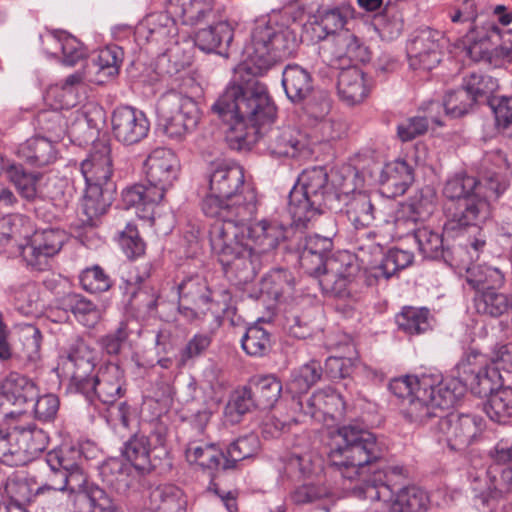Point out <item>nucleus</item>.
Segmentation results:
<instances>
[{
    "label": "nucleus",
    "mask_w": 512,
    "mask_h": 512,
    "mask_svg": "<svg viewBox=\"0 0 512 512\" xmlns=\"http://www.w3.org/2000/svg\"><path fill=\"white\" fill-rule=\"evenodd\" d=\"M475 492V500L480 501L483 507L495 508V502H499L504 494H512V466H507L500 471V476H493L492 486L481 489L472 487Z\"/></svg>",
    "instance_id": "obj_49"
},
{
    "label": "nucleus",
    "mask_w": 512,
    "mask_h": 512,
    "mask_svg": "<svg viewBox=\"0 0 512 512\" xmlns=\"http://www.w3.org/2000/svg\"><path fill=\"white\" fill-rule=\"evenodd\" d=\"M262 256L253 250L247 249L245 253L234 255L227 264H221L228 279L236 284L252 282L258 274L262 265Z\"/></svg>",
    "instance_id": "obj_39"
},
{
    "label": "nucleus",
    "mask_w": 512,
    "mask_h": 512,
    "mask_svg": "<svg viewBox=\"0 0 512 512\" xmlns=\"http://www.w3.org/2000/svg\"><path fill=\"white\" fill-rule=\"evenodd\" d=\"M37 474L28 477L23 471H14L4 481V490L10 497L11 503L3 507L17 506L23 509L22 506L35 500L39 495L46 494L47 492H38L40 483L34 481Z\"/></svg>",
    "instance_id": "obj_35"
},
{
    "label": "nucleus",
    "mask_w": 512,
    "mask_h": 512,
    "mask_svg": "<svg viewBox=\"0 0 512 512\" xmlns=\"http://www.w3.org/2000/svg\"><path fill=\"white\" fill-rule=\"evenodd\" d=\"M210 193L202 201V211L208 199L218 200L221 209L238 208L252 203L257 208L254 191H244V168L232 159H215L207 168Z\"/></svg>",
    "instance_id": "obj_6"
},
{
    "label": "nucleus",
    "mask_w": 512,
    "mask_h": 512,
    "mask_svg": "<svg viewBox=\"0 0 512 512\" xmlns=\"http://www.w3.org/2000/svg\"><path fill=\"white\" fill-rule=\"evenodd\" d=\"M482 431V418L472 414L449 413L436 421L435 433L439 443L451 451L462 452Z\"/></svg>",
    "instance_id": "obj_14"
},
{
    "label": "nucleus",
    "mask_w": 512,
    "mask_h": 512,
    "mask_svg": "<svg viewBox=\"0 0 512 512\" xmlns=\"http://www.w3.org/2000/svg\"><path fill=\"white\" fill-rule=\"evenodd\" d=\"M430 499L426 491L417 486L401 488L392 502L393 512H426Z\"/></svg>",
    "instance_id": "obj_55"
},
{
    "label": "nucleus",
    "mask_w": 512,
    "mask_h": 512,
    "mask_svg": "<svg viewBox=\"0 0 512 512\" xmlns=\"http://www.w3.org/2000/svg\"><path fill=\"white\" fill-rule=\"evenodd\" d=\"M351 198H342L346 205V214L355 229H364L380 220V211L375 206L371 196L366 192H355Z\"/></svg>",
    "instance_id": "obj_37"
},
{
    "label": "nucleus",
    "mask_w": 512,
    "mask_h": 512,
    "mask_svg": "<svg viewBox=\"0 0 512 512\" xmlns=\"http://www.w3.org/2000/svg\"><path fill=\"white\" fill-rule=\"evenodd\" d=\"M97 364V353L84 341L71 346L65 366L70 373V390L81 393L85 387H91L94 370Z\"/></svg>",
    "instance_id": "obj_23"
},
{
    "label": "nucleus",
    "mask_w": 512,
    "mask_h": 512,
    "mask_svg": "<svg viewBox=\"0 0 512 512\" xmlns=\"http://www.w3.org/2000/svg\"><path fill=\"white\" fill-rule=\"evenodd\" d=\"M106 120V112L95 102H88L76 112L74 121L68 127L69 136L79 145L98 143L97 137Z\"/></svg>",
    "instance_id": "obj_24"
},
{
    "label": "nucleus",
    "mask_w": 512,
    "mask_h": 512,
    "mask_svg": "<svg viewBox=\"0 0 512 512\" xmlns=\"http://www.w3.org/2000/svg\"><path fill=\"white\" fill-rule=\"evenodd\" d=\"M447 385L443 388L444 404H456L469 389L478 397L490 398L501 388V375L494 366H484L475 370L469 357L460 360L452 371V376L445 378Z\"/></svg>",
    "instance_id": "obj_8"
},
{
    "label": "nucleus",
    "mask_w": 512,
    "mask_h": 512,
    "mask_svg": "<svg viewBox=\"0 0 512 512\" xmlns=\"http://www.w3.org/2000/svg\"><path fill=\"white\" fill-rule=\"evenodd\" d=\"M115 191V184H108V186L86 185L78 212L81 227L95 225V220L105 214L112 204Z\"/></svg>",
    "instance_id": "obj_27"
},
{
    "label": "nucleus",
    "mask_w": 512,
    "mask_h": 512,
    "mask_svg": "<svg viewBox=\"0 0 512 512\" xmlns=\"http://www.w3.org/2000/svg\"><path fill=\"white\" fill-rule=\"evenodd\" d=\"M40 487L38 492L69 491L76 493L89 485H95L87 481L82 466L63 474H53V479H39Z\"/></svg>",
    "instance_id": "obj_51"
},
{
    "label": "nucleus",
    "mask_w": 512,
    "mask_h": 512,
    "mask_svg": "<svg viewBox=\"0 0 512 512\" xmlns=\"http://www.w3.org/2000/svg\"><path fill=\"white\" fill-rule=\"evenodd\" d=\"M335 41L339 46L337 50V58L347 61L348 67L351 62L365 63L370 60L369 49L355 34L348 30L341 32L335 36Z\"/></svg>",
    "instance_id": "obj_56"
},
{
    "label": "nucleus",
    "mask_w": 512,
    "mask_h": 512,
    "mask_svg": "<svg viewBox=\"0 0 512 512\" xmlns=\"http://www.w3.org/2000/svg\"><path fill=\"white\" fill-rule=\"evenodd\" d=\"M473 302L477 314L487 318H499L512 311V292L501 289L476 292Z\"/></svg>",
    "instance_id": "obj_44"
},
{
    "label": "nucleus",
    "mask_w": 512,
    "mask_h": 512,
    "mask_svg": "<svg viewBox=\"0 0 512 512\" xmlns=\"http://www.w3.org/2000/svg\"><path fill=\"white\" fill-rule=\"evenodd\" d=\"M121 455L142 476L172 468L170 451L151 447L150 438L142 433H134L123 443Z\"/></svg>",
    "instance_id": "obj_12"
},
{
    "label": "nucleus",
    "mask_w": 512,
    "mask_h": 512,
    "mask_svg": "<svg viewBox=\"0 0 512 512\" xmlns=\"http://www.w3.org/2000/svg\"><path fill=\"white\" fill-rule=\"evenodd\" d=\"M358 273V265L350 260H330L319 274L311 276L318 278L323 294L344 299L350 295L349 286Z\"/></svg>",
    "instance_id": "obj_22"
},
{
    "label": "nucleus",
    "mask_w": 512,
    "mask_h": 512,
    "mask_svg": "<svg viewBox=\"0 0 512 512\" xmlns=\"http://www.w3.org/2000/svg\"><path fill=\"white\" fill-rule=\"evenodd\" d=\"M142 28L146 29V39L149 42L165 43L176 34L174 20L164 12L148 15Z\"/></svg>",
    "instance_id": "obj_63"
},
{
    "label": "nucleus",
    "mask_w": 512,
    "mask_h": 512,
    "mask_svg": "<svg viewBox=\"0 0 512 512\" xmlns=\"http://www.w3.org/2000/svg\"><path fill=\"white\" fill-rule=\"evenodd\" d=\"M144 169L146 183L158 190L163 199L178 178L180 163L172 150L158 147L146 158Z\"/></svg>",
    "instance_id": "obj_17"
},
{
    "label": "nucleus",
    "mask_w": 512,
    "mask_h": 512,
    "mask_svg": "<svg viewBox=\"0 0 512 512\" xmlns=\"http://www.w3.org/2000/svg\"><path fill=\"white\" fill-rule=\"evenodd\" d=\"M4 174L23 200L33 203L43 197L38 190L40 173L28 171L21 163L12 162L7 163Z\"/></svg>",
    "instance_id": "obj_41"
},
{
    "label": "nucleus",
    "mask_w": 512,
    "mask_h": 512,
    "mask_svg": "<svg viewBox=\"0 0 512 512\" xmlns=\"http://www.w3.org/2000/svg\"><path fill=\"white\" fill-rule=\"evenodd\" d=\"M2 391L7 400L24 410L36 400L39 393L33 380L17 372H11L5 378Z\"/></svg>",
    "instance_id": "obj_42"
},
{
    "label": "nucleus",
    "mask_w": 512,
    "mask_h": 512,
    "mask_svg": "<svg viewBox=\"0 0 512 512\" xmlns=\"http://www.w3.org/2000/svg\"><path fill=\"white\" fill-rule=\"evenodd\" d=\"M19 155L30 165L44 167L56 160V149L53 142L41 136L28 139L19 147Z\"/></svg>",
    "instance_id": "obj_47"
},
{
    "label": "nucleus",
    "mask_w": 512,
    "mask_h": 512,
    "mask_svg": "<svg viewBox=\"0 0 512 512\" xmlns=\"http://www.w3.org/2000/svg\"><path fill=\"white\" fill-rule=\"evenodd\" d=\"M122 200L126 208L135 207L139 217L148 219L153 216L154 207L162 201V196L147 183H139L123 190Z\"/></svg>",
    "instance_id": "obj_43"
},
{
    "label": "nucleus",
    "mask_w": 512,
    "mask_h": 512,
    "mask_svg": "<svg viewBox=\"0 0 512 512\" xmlns=\"http://www.w3.org/2000/svg\"><path fill=\"white\" fill-rule=\"evenodd\" d=\"M254 130V144L273 158H304L310 155L308 139L300 130L291 127H272Z\"/></svg>",
    "instance_id": "obj_11"
},
{
    "label": "nucleus",
    "mask_w": 512,
    "mask_h": 512,
    "mask_svg": "<svg viewBox=\"0 0 512 512\" xmlns=\"http://www.w3.org/2000/svg\"><path fill=\"white\" fill-rule=\"evenodd\" d=\"M442 34L430 27L418 29L407 44L409 65L413 69L432 70L442 58Z\"/></svg>",
    "instance_id": "obj_18"
},
{
    "label": "nucleus",
    "mask_w": 512,
    "mask_h": 512,
    "mask_svg": "<svg viewBox=\"0 0 512 512\" xmlns=\"http://www.w3.org/2000/svg\"><path fill=\"white\" fill-rule=\"evenodd\" d=\"M285 239V228L277 220L262 219L247 228V240L261 256L273 251Z\"/></svg>",
    "instance_id": "obj_32"
},
{
    "label": "nucleus",
    "mask_w": 512,
    "mask_h": 512,
    "mask_svg": "<svg viewBox=\"0 0 512 512\" xmlns=\"http://www.w3.org/2000/svg\"><path fill=\"white\" fill-rule=\"evenodd\" d=\"M180 303L178 312L188 320L199 319L207 313L211 289L207 280L198 275L184 278L178 285Z\"/></svg>",
    "instance_id": "obj_21"
},
{
    "label": "nucleus",
    "mask_w": 512,
    "mask_h": 512,
    "mask_svg": "<svg viewBox=\"0 0 512 512\" xmlns=\"http://www.w3.org/2000/svg\"><path fill=\"white\" fill-rule=\"evenodd\" d=\"M48 442V434L35 424L15 426L10 436L9 466L27 464L46 449Z\"/></svg>",
    "instance_id": "obj_16"
},
{
    "label": "nucleus",
    "mask_w": 512,
    "mask_h": 512,
    "mask_svg": "<svg viewBox=\"0 0 512 512\" xmlns=\"http://www.w3.org/2000/svg\"><path fill=\"white\" fill-rule=\"evenodd\" d=\"M185 456L189 463L209 470L218 469L224 461V452L215 444L197 441L188 443Z\"/></svg>",
    "instance_id": "obj_52"
},
{
    "label": "nucleus",
    "mask_w": 512,
    "mask_h": 512,
    "mask_svg": "<svg viewBox=\"0 0 512 512\" xmlns=\"http://www.w3.org/2000/svg\"><path fill=\"white\" fill-rule=\"evenodd\" d=\"M430 312L427 308L404 307L396 315V324L399 330L409 335H419L431 328Z\"/></svg>",
    "instance_id": "obj_59"
},
{
    "label": "nucleus",
    "mask_w": 512,
    "mask_h": 512,
    "mask_svg": "<svg viewBox=\"0 0 512 512\" xmlns=\"http://www.w3.org/2000/svg\"><path fill=\"white\" fill-rule=\"evenodd\" d=\"M447 385L440 375L423 374L420 388H416L414 396L408 401L404 416L417 424H427L434 419L439 420L444 409L455 404H444L443 388Z\"/></svg>",
    "instance_id": "obj_10"
},
{
    "label": "nucleus",
    "mask_w": 512,
    "mask_h": 512,
    "mask_svg": "<svg viewBox=\"0 0 512 512\" xmlns=\"http://www.w3.org/2000/svg\"><path fill=\"white\" fill-rule=\"evenodd\" d=\"M111 126L115 139L126 146L141 142L150 131V122L145 113L126 105L114 109Z\"/></svg>",
    "instance_id": "obj_20"
},
{
    "label": "nucleus",
    "mask_w": 512,
    "mask_h": 512,
    "mask_svg": "<svg viewBox=\"0 0 512 512\" xmlns=\"http://www.w3.org/2000/svg\"><path fill=\"white\" fill-rule=\"evenodd\" d=\"M447 222L445 230L468 229L469 235L464 242L479 258L487 243V234L481 224L490 217V203L479 194H470L459 202L446 203Z\"/></svg>",
    "instance_id": "obj_7"
},
{
    "label": "nucleus",
    "mask_w": 512,
    "mask_h": 512,
    "mask_svg": "<svg viewBox=\"0 0 512 512\" xmlns=\"http://www.w3.org/2000/svg\"><path fill=\"white\" fill-rule=\"evenodd\" d=\"M475 259L467 265L455 267V269H464L466 271L465 279L468 285L476 290V292L502 289L505 284L504 273L490 265L473 264Z\"/></svg>",
    "instance_id": "obj_40"
},
{
    "label": "nucleus",
    "mask_w": 512,
    "mask_h": 512,
    "mask_svg": "<svg viewBox=\"0 0 512 512\" xmlns=\"http://www.w3.org/2000/svg\"><path fill=\"white\" fill-rule=\"evenodd\" d=\"M281 83L287 98L294 104L303 103L314 91L312 74L298 64L285 66Z\"/></svg>",
    "instance_id": "obj_34"
},
{
    "label": "nucleus",
    "mask_w": 512,
    "mask_h": 512,
    "mask_svg": "<svg viewBox=\"0 0 512 512\" xmlns=\"http://www.w3.org/2000/svg\"><path fill=\"white\" fill-rule=\"evenodd\" d=\"M67 240V234L60 229L36 230L17 244V252L26 264L33 269L43 270L47 260L60 252Z\"/></svg>",
    "instance_id": "obj_15"
},
{
    "label": "nucleus",
    "mask_w": 512,
    "mask_h": 512,
    "mask_svg": "<svg viewBox=\"0 0 512 512\" xmlns=\"http://www.w3.org/2000/svg\"><path fill=\"white\" fill-rule=\"evenodd\" d=\"M59 306L70 311L83 324L93 326L100 318V311L95 303L78 293H67L59 299Z\"/></svg>",
    "instance_id": "obj_53"
},
{
    "label": "nucleus",
    "mask_w": 512,
    "mask_h": 512,
    "mask_svg": "<svg viewBox=\"0 0 512 512\" xmlns=\"http://www.w3.org/2000/svg\"><path fill=\"white\" fill-rule=\"evenodd\" d=\"M332 249L333 241L330 237L318 234L307 236L299 257L301 267L309 275L319 274L328 261L337 260L330 257Z\"/></svg>",
    "instance_id": "obj_33"
},
{
    "label": "nucleus",
    "mask_w": 512,
    "mask_h": 512,
    "mask_svg": "<svg viewBox=\"0 0 512 512\" xmlns=\"http://www.w3.org/2000/svg\"><path fill=\"white\" fill-rule=\"evenodd\" d=\"M323 448L329 464L349 480H354L385 453L384 444L356 423L329 430L323 439Z\"/></svg>",
    "instance_id": "obj_2"
},
{
    "label": "nucleus",
    "mask_w": 512,
    "mask_h": 512,
    "mask_svg": "<svg viewBox=\"0 0 512 512\" xmlns=\"http://www.w3.org/2000/svg\"><path fill=\"white\" fill-rule=\"evenodd\" d=\"M80 171L86 185L108 186V184H114L111 180L113 164L110 144L107 141L98 140L87 158L81 162Z\"/></svg>",
    "instance_id": "obj_26"
},
{
    "label": "nucleus",
    "mask_w": 512,
    "mask_h": 512,
    "mask_svg": "<svg viewBox=\"0 0 512 512\" xmlns=\"http://www.w3.org/2000/svg\"><path fill=\"white\" fill-rule=\"evenodd\" d=\"M248 386L259 409L272 408L282 392L281 382L273 375L254 378Z\"/></svg>",
    "instance_id": "obj_54"
},
{
    "label": "nucleus",
    "mask_w": 512,
    "mask_h": 512,
    "mask_svg": "<svg viewBox=\"0 0 512 512\" xmlns=\"http://www.w3.org/2000/svg\"><path fill=\"white\" fill-rule=\"evenodd\" d=\"M241 347L250 356L263 357L271 350V333L259 323H255L246 329L241 338Z\"/></svg>",
    "instance_id": "obj_61"
},
{
    "label": "nucleus",
    "mask_w": 512,
    "mask_h": 512,
    "mask_svg": "<svg viewBox=\"0 0 512 512\" xmlns=\"http://www.w3.org/2000/svg\"><path fill=\"white\" fill-rule=\"evenodd\" d=\"M483 411L492 421L506 423L512 418V387L498 389L484 403Z\"/></svg>",
    "instance_id": "obj_60"
},
{
    "label": "nucleus",
    "mask_w": 512,
    "mask_h": 512,
    "mask_svg": "<svg viewBox=\"0 0 512 512\" xmlns=\"http://www.w3.org/2000/svg\"><path fill=\"white\" fill-rule=\"evenodd\" d=\"M233 38L232 25L227 20H219L199 29L194 35V43L205 53H215L227 58Z\"/></svg>",
    "instance_id": "obj_29"
},
{
    "label": "nucleus",
    "mask_w": 512,
    "mask_h": 512,
    "mask_svg": "<svg viewBox=\"0 0 512 512\" xmlns=\"http://www.w3.org/2000/svg\"><path fill=\"white\" fill-rule=\"evenodd\" d=\"M322 377V366L319 361L311 360L291 371L287 381V390L293 395H305Z\"/></svg>",
    "instance_id": "obj_50"
},
{
    "label": "nucleus",
    "mask_w": 512,
    "mask_h": 512,
    "mask_svg": "<svg viewBox=\"0 0 512 512\" xmlns=\"http://www.w3.org/2000/svg\"><path fill=\"white\" fill-rule=\"evenodd\" d=\"M354 185L344 178L338 187L330 183L324 167L305 169L288 195V211L296 226L307 228L326 210L338 209L342 198H347Z\"/></svg>",
    "instance_id": "obj_3"
},
{
    "label": "nucleus",
    "mask_w": 512,
    "mask_h": 512,
    "mask_svg": "<svg viewBox=\"0 0 512 512\" xmlns=\"http://www.w3.org/2000/svg\"><path fill=\"white\" fill-rule=\"evenodd\" d=\"M260 448L258 436L248 434L229 444L224 452L223 470L235 469L237 463L254 456Z\"/></svg>",
    "instance_id": "obj_57"
},
{
    "label": "nucleus",
    "mask_w": 512,
    "mask_h": 512,
    "mask_svg": "<svg viewBox=\"0 0 512 512\" xmlns=\"http://www.w3.org/2000/svg\"><path fill=\"white\" fill-rule=\"evenodd\" d=\"M83 453L80 447L73 445H62L49 451L43 460L38 462L37 478L53 479V474H63L64 472L77 469L82 466Z\"/></svg>",
    "instance_id": "obj_28"
},
{
    "label": "nucleus",
    "mask_w": 512,
    "mask_h": 512,
    "mask_svg": "<svg viewBox=\"0 0 512 512\" xmlns=\"http://www.w3.org/2000/svg\"><path fill=\"white\" fill-rule=\"evenodd\" d=\"M257 212L253 204L247 203L238 208L221 209L218 200L208 199L204 214L217 220L210 226L209 241L212 252L220 264H227L234 255L245 253L252 247L244 234V226Z\"/></svg>",
    "instance_id": "obj_4"
},
{
    "label": "nucleus",
    "mask_w": 512,
    "mask_h": 512,
    "mask_svg": "<svg viewBox=\"0 0 512 512\" xmlns=\"http://www.w3.org/2000/svg\"><path fill=\"white\" fill-rule=\"evenodd\" d=\"M442 105L446 116L460 118L471 112L476 103L469 92L461 85V87L450 90L445 94Z\"/></svg>",
    "instance_id": "obj_64"
},
{
    "label": "nucleus",
    "mask_w": 512,
    "mask_h": 512,
    "mask_svg": "<svg viewBox=\"0 0 512 512\" xmlns=\"http://www.w3.org/2000/svg\"><path fill=\"white\" fill-rule=\"evenodd\" d=\"M353 6L343 0L335 4L332 0H322L317 9V27L324 33L319 34L318 39H325L329 35H337L343 32L348 21L354 17Z\"/></svg>",
    "instance_id": "obj_30"
},
{
    "label": "nucleus",
    "mask_w": 512,
    "mask_h": 512,
    "mask_svg": "<svg viewBox=\"0 0 512 512\" xmlns=\"http://www.w3.org/2000/svg\"><path fill=\"white\" fill-rule=\"evenodd\" d=\"M258 408L249 386L236 389L224 408L225 421L235 425L241 422L243 415Z\"/></svg>",
    "instance_id": "obj_58"
},
{
    "label": "nucleus",
    "mask_w": 512,
    "mask_h": 512,
    "mask_svg": "<svg viewBox=\"0 0 512 512\" xmlns=\"http://www.w3.org/2000/svg\"><path fill=\"white\" fill-rule=\"evenodd\" d=\"M462 86L473 97L476 104L488 102L493 93L498 88V83L495 78L490 75L473 72L463 78Z\"/></svg>",
    "instance_id": "obj_62"
},
{
    "label": "nucleus",
    "mask_w": 512,
    "mask_h": 512,
    "mask_svg": "<svg viewBox=\"0 0 512 512\" xmlns=\"http://www.w3.org/2000/svg\"><path fill=\"white\" fill-rule=\"evenodd\" d=\"M403 468L399 466L389 467L385 472H375L366 480L364 487L365 497L373 501H390L394 497V489L391 484L392 477H402Z\"/></svg>",
    "instance_id": "obj_48"
},
{
    "label": "nucleus",
    "mask_w": 512,
    "mask_h": 512,
    "mask_svg": "<svg viewBox=\"0 0 512 512\" xmlns=\"http://www.w3.org/2000/svg\"><path fill=\"white\" fill-rule=\"evenodd\" d=\"M173 13L189 26L216 18L214 0H177Z\"/></svg>",
    "instance_id": "obj_46"
},
{
    "label": "nucleus",
    "mask_w": 512,
    "mask_h": 512,
    "mask_svg": "<svg viewBox=\"0 0 512 512\" xmlns=\"http://www.w3.org/2000/svg\"><path fill=\"white\" fill-rule=\"evenodd\" d=\"M298 45L296 34L288 26L272 19L257 21L251 41L245 48L249 61L259 73L277 61L291 56Z\"/></svg>",
    "instance_id": "obj_5"
},
{
    "label": "nucleus",
    "mask_w": 512,
    "mask_h": 512,
    "mask_svg": "<svg viewBox=\"0 0 512 512\" xmlns=\"http://www.w3.org/2000/svg\"><path fill=\"white\" fill-rule=\"evenodd\" d=\"M150 273L151 264L145 263L141 271L137 270L135 275L123 280L124 286L120 285V289L128 296L127 305L131 308L144 309L148 314H154L158 304V293L145 283Z\"/></svg>",
    "instance_id": "obj_25"
},
{
    "label": "nucleus",
    "mask_w": 512,
    "mask_h": 512,
    "mask_svg": "<svg viewBox=\"0 0 512 512\" xmlns=\"http://www.w3.org/2000/svg\"><path fill=\"white\" fill-rule=\"evenodd\" d=\"M458 33L464 48L471 56L477 47L478 53L481 54L489 50L488 44L497 45L501 40V29L498 25L482 17L469 24L466 30H458Z\"/></svg>",
    "instance_id": "obj_31"
},
{
    "label": "nucleus",
    "mask_w": 512,
    "mask_h": 512,
    "mask_svg": "<svg viewBox=\"0 0 512 512\" xmlns=\"http://www.w3.org/2000/svg\"><path fill=\"white\" fill-rule=\"evenodd\" d=\"M414 181V169L404 160H395L383 166L379 183L391 197L403 195Z\"/></svg>",
    "instance_id": "obj_36"
},
{
    "label": "nucleus",
    "mask_w": 512,
    "mask_h": 512,
    "mask_svg": "<svg viewBox=\"0 0 512 512\" xmlns=\"http://www.w3.org/2000/svg\"><path fill=\"white\" fill-rule=\"evenodd\" d=\"M337 92L349 106L361 103L369 93L364 73L356 66L343 68L338 74Z\"/></svg>",
    "instance_id": "obj_38"
},
{
    "label": "nucleus",
    "mask_w": 512,
    "mask_h": 512,
    "mask_svg": "<svg viewBox=\"0 0 512 512\" xmlns=\"http://www.w3.org/2000/svg\"><path fill=\"white\" fill-rule=\"evenodd\" d=\"M414 240L423 258L443 261L451 268L467 265L477 258L475 255H471L472 251L464 242L459 241L457 244L450 245L442 233L429 227L423 226L415 230Z\"/></svg>",
    "instance_id": "obj_13"
},
{
    "label": "nucleus",
    "mask_w": 512,
    "mask_h": 512,
    "mask_svg": "<svg viewBox=\"0 0 512 512\" xmlns=\"http://www.w3.org/2000/svg\"><path fill=\"white\" fill-rule=\"evenodd\" d=\"M90 384L91 387H85L80 393L89 403L98 399L103 404H114L125 393L124 371L115 363H106L98 369Z\"/></svg>",
    "instance_id": "obj_19"
},
{
    "label": "nucleus",
    "mask_w": 512,
    "mask_h": 512,
    "mask_svg": "<svg viewBox=\"0 0 512 512\" xmlns=\"http://www.w3.org/2000/svg\"><path fill=\"white\" fill-rule=\"evenodd\" d=\"M246 63L236 70L233 83L213 104L212 110L230 126L227 141L232 149H249L254 144V129L264 130L276 118V106L266 85L250 74Z\"/></svg>",
    "instance_id": "obj_1"
},
{
    "label": "nucleus",
    "mask_w": 512,
    "mask_h": 512,
    "mask_svg": "<svg viewBox=\"0 0 512 512\" xmlns=\"http://www.w3.org/2000/svg\"><path fill=\"white\" fill-rule=\"evenodd\" d=\"M150 502L155 512H187L184 492L173 484H163L150 492Z\"/></svg>",
    "instance_id": "obj_45"
},
{
    "label": "nucleus",
    "mask_w": 512,
    "mask_h": 512,
    "mask_svg": "<svg viewBox=\"0 0 512 512\" xmlns=\"http://www.w3.org/2000/svg\"><path fill=\"white\" fill-rule=\"evenodd\" d=\"M158 112L163 121L165 134L175 140L193 131L200 119L196 101L181 92L171 90L158 101Z\"/></svg>",
    "instance_id": "obj_9"
}]
</instances>
